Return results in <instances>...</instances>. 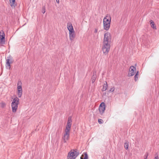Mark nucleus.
<instances>
[{"label":"nucleus","instance_id":"obj_1","mask_svg":"<svg viewBox=\"0 0 159 159\" xmlns=\"http://www.w3.org/2000/svg\"><path fill=\"white\" fill-rule=\"evenodd\" d=\"M111 42V34L110 33L107 32L104 35L103 45L102 47L103 53L105 55L107 54L110 51Z\"/></svg>","mask_w":159,"mask_h":159},{"label":"nucleus","instance_id":"obj_2","mask_svg":"<svg viewBox=\"0 0 159 159\" xmlns=\"http://www.w3.org/2000/svg\"><path fill=\"white\" fill-rule=\"evenodd\" d=\"M111 18L110 15H107L104 17L103 20V27L104 30H107L110 27Z\"/></svg>","mask_w":159,"mask_h":159},{"label":"nucleus","instance_id":"obj_3","mask_svg":"<svg viewBox=\"0 0 159 159\" xmlns=\"http://www.w3.org/2000/svg\"><path fill=\"white\" fill-rule=\"evenodd\" d=\"M19 99L17 97L15 98L13 100L11 103L12 111L13 112H16L18 108L19 102Z\"/></svg>","mask_w":159,"mask_h":159},{"label":"nucleus","instance_id":"obj_4","mask_svg":"<svg viewBox=\"0 0 159 159\" xmlns=\"http://www.w3.org/2000/svg\"><path fill=\"white\" fill-rule=\"evenodd\" d=\"M79 154V152L77 151L76 149L71 150L68 154V159H75Z\"/></svg>","mask_w":159,"mask_h":159},{"label":"nucleus","instance_id":"obj_5","mask_svg":"<svg viewBox=\"0 0 159 159\" xmlns=\"http://www.w3.org/2000/svg\"><path fill=\"white\" fill-rule=\"evenodd\" d=\"M70 129H69L67 128H66L65 129V133L62 138L64 143H66V141L68 140L69 139Z\"/></svg>","mask_w":159,"mask_h":159},{"label":"nucleus","instance_id":"obj_6","mask_svg":"<svg viewBox=\"0 0 159 159\" xmlns=\"http://www.w3.org/2000/svg\"><path fill=\"white\" fill-rule=\"evenodd\" d=\"M6 60V68L7 69L10 70L11 68V64L12 63L14 60L12 59V57L11 56H9Z\"/></svg>","mask_w":159,"mask_h":159},{"label":"nucleus","instance_id":"obj_7","mask_svg":"<svg viewBox=\"0 0 159 159\" xmlns=\"http://www.w3.org/2000/svg\"><path fill=\"white\" fill-rule=\"evenodd\" d=\"M22 83L20 81L18 82L17 85V94L19 98H20L22 94Z\"/></svg>","mask_w":159,"mask_h":159},{"label":"nucleus","instance_id":"obj_8","mask_svg":"<svg viewBox=\"0 0 159 159\" xmlns=\"http://www.w3.org/2000/svg\"><path fill=\"white\" fill-rule=\"evenodd\" d=\"M136 73V68L134 66H131L129 69V72L128 73V76L134 75Z\"/></svg>","mask_w":159,"mask_h":159},{"label":"nucleus","instance_id":"obj_9","mask_svg":"<svg viewBox=\"0 0 159 159\" xmlns=\"http://www.w3.org/2000/svg\"><path fill=\"white\" fill-rule=\"evenodd\" d=\"M5 33L4 32L1 30L0 31V43L1 44H4L5 43Z\"/></svg>","mask_w":159,"mask_h":159},{"label":"nucleus","instance_id":"obj_10","mask_svg":"<svg viewBox=\"0 0 159 159\" xmlns=\"http://www.w3.org/2000/svg\"><path fill=\"white\" fill-rule=\"evenodd\" d=\"M105 110V103L102 102L100 104L99 107V110L100 114L102 115Z\"/></svg>","mask_w":159,"mask_h":159},{"label":"nucleus","instance_id":"obj_11","mask_svg":"<svg viewBox=\"0 0 159 159\" xmlns=\"http://www.w3.org/2000/svg\"><path fill=\"white\" fill-rule=\"evenodd\" d=\"M71 116H70L68 118V120L67 121V125L66 128H67L69 129H70L71 125Z\"/></svg>","mask_w":159,"mask_h":159},{"label":"nucleus","instance_id":"obj_12","mask_svg":"<svg viewBox=\"0 0 159 159\" xmlns=\"http://www.w3.org/2000/svg\"><path fill=\"white\" fill-rule=\"evenodd\" d=\"M75 34L74 31L69 32L70 39L72 41L75 37Z\"/></svg>","mask_w":159,"mask_h":159},{"label":"nucleus","instance_id":"obj_13","mask_svg":"<svg viewBox=\"0 0 159 159\" xmlns=\"http://www.w3.org/2000/svg\"><path fill=\"white\" fill-rule=\"evenodd\" d=\"M10 5L12 8H15L17 5L15 0H9Z\"/></svg>","mask_w":159,"mask_h":159},{"label":"nucleus","instance_id":"obj_14","mask_svg":"<svg viewBox=\"0 0 159 159\" xmlns=\"http://www.w3.org/2000/svg\"><path fill=\"white\" fill-rule=\"evenodd\" d=\"M93 75L92 76L91 79V81L92 83V84H93L96 80V78L97 77V75H96V72L95 71H93Z\"/></svg>","mask_w":159,"mask_h":159},{"label":"nucleus","instance_id":"obj_15","mask_svg":"<svg viewBox=\"0 0 159 159\" xmlns=\"http://www.w3.org/2000/svg\"><path fill=\"white\" fill-rule=\"evenodd\" d=\"M67 28L69 32L74 31V29L72 24L69 22L67 24Z\"/></svg>","mask_w":159,"mask_h":159},{"label":"nucleus","instance_id":"obj_16","mask_svg":"<svg viewBox=\"0 0 159 159\" xmlns=\"http://www.w3.org/2000/svg\"><path fill=\"white\" fill-rule=\"evenodd\" d=\"M108 87V85L106 81L105 82V83H104L103 86L102 88V92L106 91Z\"/></svg>","mask_w":159,"mask_h":159},{"label":"nucleus","instance_id":"obj_17","mask_svg":"<svg viewBox=\"0 0 159 159\" xmlns=\"http://www.w3.org/2000/svg\"><path fill=\"white\" fill-rule=\"evenodd\" d=\"M150 22L151 27L153 28L154 29H157L156 26H155V24L153 21L152 20H150Z\"/></svg>","mask_w":159,"mask_h":159},{"label":"nucleus","instance_id":"obj_18","mask_svg":"<svg viewBox=\"0 0 159 159\" xmlns=\"http://www.w3.org/2000/svg\"><path fill=\"white\" fill-rule=\"evenodd\" d=\"M84 157L83 158V157H84L83 155H82V156L80 157V159H88V155L86 152L84 153Z\"/></svg>","mask_w":159,"mask_h":159},{"label":"nucleus","instance_id":"obj_19","mask_svg":"<svg viewBox=\"0 0 159 159\" xmlns=\"http://www.w3.org/2000/svg\"><path fill=\"white\" fill-rule=\"evenodd\" d=\"M139 75V71H137L135 75L134 76V80L135 81H136L138 79V78Z\"/></svg>","mask_w":159,"mask_h":159},{"label":"nucleus","instance_id":"obj_20","mask_svg":"<svg viewBox=\"0 0 159 159\" xmlns=\"http://www.w3.org/2000/svg\"><path fill=\"white\" fill-rule=\"evenodd\" d=\"M0 105L2 108H3L6 107V104L4 102H2L1 103H0Z\"/></svg>","mask_w":159,"mask_h":159},{"label":"nucleus","instance_id":"obj_21","mask_svg":"<svg viewBox=\"0 0 159 159\" xmlns=\"http://www.w3.org/2000/svg\"><path fill=\"white\" fill-rule=\"evenodd\" d=\"M124 146L125 149L127 150L129 147V142H125L124 143Z\"/></svg>","mask_w":159,"mask_h":159},{"label":"nucleus","instance_id":"obj_22","mask_svg":"<svg viewBox=\"0 0 159 159\" xmlns=\"http://www.w3.org/2000/svg\"><path fill=\"white\" fill-rule=\"evenodd\" d=\"M45 7V6H43L42 7V12L43 13H44L46 12Z\"/></svg>","mask_w":159,"mask_h":159},{"label":"nucleus","instance_id":"obj_23","mask_svg":"<svg viewBox=\"0 0 159 159\" xmlns=\"http://www.w3.org/2000/svg\"><path fill=\"white\" fill-rule=\"evenodd\" d=\"M115 90V88L113 87L111 88L108 91L109 93H111L113 92Z\"/></svg>","mask_w":159,"mask_h":159},{"label":"nucleus","instance_id":"obj_24","mask_svg":"<svg viewBox=\"0 0 159 159\" xmlns=\"http://www.w3.org/2000/svg\"><path fill=\"white\" fill-rule=\"evenodd\" d=\"M103 120L101 119L98 120V122L99 124H101L103 123Z\"/></svg>","mask_w":159,"mask_h":159},{"label":"nucleus","instance_id":"obj_25","mask_svg":"<svg viewBox=\"0 0 159 159\" xmlns=\"http://www.w3.org/2000/svg\"><path fill=\"white\" fill-rule=\"evenodd\" d=\"M148 155V152H146L144 156V159H147Z\"/></svg>","mask_w":159,"mask_h":159},{"label":"nucleus","instance_id":"obj_26","mask_svg":"<svg viewBox=\"0 0 159 159\" xmlns=\"http://www.w3.org/2000/svg\"><path fill=\"white\" fill-rule=\"evenodd\" d=\"M154 159H159V157L157 154L155 155V156Z\"/></svg>","mask_w":159,"mask_h":159},{"label":"nucleus","instance_id":"obj_27","mask_svg":"<svg viewBox=\"0 0 159 159\" xmlns=\"http://www.w3.org/2000/svg\"><path fill=\"white\" fill-rule=\"evenodd\" d=\"M56 0V2L59 4V0Z\"/></svg>","mask_w":159,"mask_h":159},{"label":"nucleus","instance_id":"obj_28","mask_svg":"<svg viewBox=\"0 0 159 159\" xmlns=\"http://www.w3.org/2000/svg\"><path fill=\"white\" fill-rule=\"evenodd\" d=\"M97 32H98V30L97 29H95V30L94 31V32L95 33H97Z\"/></svg>","mask_w":159,"mask_h":159},{"label":"nucleus","instance_id":"obj_29","mask_svg":"<svg viewBox=\"0 0 159 159\" xmlns=\"http://www.w3.org/2000/svg\"><path fill=\"white\" fill-rule=\"evenodd\" d=\"M102 159H105L104 157H104L102 158Z\"/></svg>","mask_w":159,"mask_h":159},{"label":"nucleus","instance_id":"obj_30","mask_svg":"<svg viewBox=\"0 0 159 159\" xmlns=\"http://www.w3.org/2000/svg\"><path fill=\"white\" fill-rule=\"evenodd\" d=\"M144 36V35H143V36H142V38H143V36Z\"/></svg>","mask_w":159,"mask_h":159}]
</instances>
